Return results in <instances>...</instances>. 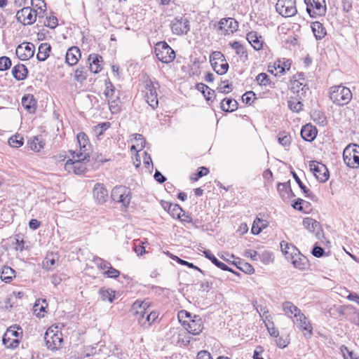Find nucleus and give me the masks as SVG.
Segmentation results:
<instances>
[{"label":"nucleus","mask_w":359,"mask_h":359,"mask_svg":"<svg viewBox=\"0 0 359 359\" xmlns=\"http://www.w3.org/2000/svg\"><path fill=\"white\" fill-rule=\"evenodd\" d=\"M292 176L295 180L296 182L298 184L299 188L302 190L303 193L305 194L306 197H311V193L310 190L302 183L301 180L299 178L295 172H292Z\"/></svg>","instance_id":"3c124183"},{"label":"nucleus","mask_w":359,"mask_h":359,"mask_svg":"<svg viewBox=\"0 0 359 359\" xmlns=\"http://www.w3.org/2000/svg\"><path fill=\"white\" fill-rule=\"evenodd\" d=\"M28 74L27 67L22 64L16 65L13 67L12 74L18 81L24 80Z\"/></svg>","instance_id":"c85d7f7f"},{"label":"nucleus","mask_w":359,"mask_h":359,"mask_svg":"<svg viewBox=\"0 0 359 359\" xmlns=\"http://www.w3.org/2000/svg\"><path fill=\"white\" fill-rule=\"evenodd\" d=\"M73 158L69 159L65 164V169L68 172H73L76 175H83L87 170L85 161H88L89 158H80V154L76 151L73 153Z\"/></svg>","instance_id":"7ed1b4c3"},{"label":"nucleus","mask_w":359,"mask_h":359,"mask_svg":"<svg viewBox=\"0 0 359 359\" xmlns=\"http://www.w3.org/2000/svg\"><path fill=\"white\" fill-rule=\"evenodd\" d=\"M210 61L212 65V62H222L226 61V60H225L224 55L221 52L215 51L210 55Z\"/></svg>","instance_id":"864d4df0"},{"label":"nucleus","mask_w":359,"mask_h":359,"mask_svg":"<svg viewBox=\"0 0 359 359\" xmlns=\"http://www.w3.org/2000/svg\"><path fill=\"white\" fill-rule=\"evenodd\" d=\"M93 196L98 203H103L108 198V191L103 184L96 183L93 189Z\"/></svg>","instance_id":"aec40b11"},{"label":"nucleus","mask_w":359,"mask_h":359,"mask_svg":"<svg viewBox=\"0 0 359 359\" xmlns=\"http://www.w3.org/2000/svg\"><path fill=\"white\" fill-rule=\"evenodd\" d=\"M234 264L242 271L248 274H252L254 273L255 269L253 266L247 262H238V263H234Z\"/></svg>","instance_id":"49530a36"},{"label":"nucleus","mask_w":359,"mask_h":359,"mask_svg":"<svg viewBox=\"0 0 359 359\" xmlns=\"http://www.w3.org/2000/svg\"><path fill=\"white\" fill-rule=\"evenodd\" d=\"M280 248L282 252L284 254L287 260L293 259L299 255V251L298 249L294 245L285 241H282L280 243Z\"/></svg>","instance_id":"5701e85b"},{"label":"nucleus","mask_w":359,"mask_h":359,"mask_svg":"<svg viewBox=\"0 0 359 359\" xmlns=\"http://www.w3.org/2000/svg\"><path fill=\"white\" fill-rule=\"evenodd\" d=\"M168 212L172 215V217L181 218V214L183 212L182 208L177 204L167 203Z\"/></svg>","instance_id":"79ce46f5"},{"label":"nucleus","mask_w":359,"mask_h":359,"mask_svg":"<svg viewBox=\"0 0 359 359\" xmlns=\"http://www.w3.org/2000/svg\"><path fill=\"white\" fill-rule=\"evenodd\" d=\"M293 264L294 266L299 269H303L307 264V259L305 257L299 253V255L293 259H290Z\"/></svg>","instance_id":"58836bf2"},{"label":"nucleus","mask_w":359,"mask_h":359,"mask_svg":"<svg viewBox=\"0 0 359 359\" xmlns=\"http://www.w3.org/2000/svg\"><path fill=\"white\" fill-rule=\"evenodd\" d=\"M303 226L310 232H315L318 238H319L320 226L319 222L311 217L304 218L303 220Z\"/></svg>","instance_id":"cd10ccee"},{"label":"nucleus","mask_w":359,"mask_h":359,"mask_svg":"<svg viewBox=\"0 0 359 359\" xmlns=\"http://www.w3.org/2000/svg\"><path fill=\"white\" fill-rule=\"evenodd\" d=\"M317 135V130L316 127L311 124H306L303 126L301 130L302 137L308 142H311L315 139Z\"/></svg>","instance_id":"bb28decb"},{"label":"nucleus","mask_w":359,"mask_h":359,"mask_svg":"<svg viewBox=\"0 0 359 359\" xmlns=\"http://www.w3.org/2000/svg\"><path fill=\"white\" fill-rule=\"evenodd\" d=\"M15 276V271L9 266H4L1 270V279L5 283H9Z\"/></svg>","instance_id":"c9c22d12"},{"label":"nucleus","mask_w":359,"mask_h":359,"mask_svg":"<svg viewBox=\"0 0 359 359\" xmlns=\"http://www.w3.org/2000/svg\"><path fill=\"white\" fill-rule=\"evenodd\" d=\"M276 10L281 16L290 18L297 13L295 0H278L276 4Z\"/></svg>","instance_id":"0eeeda50"},{"label":"nucleus","mask_w":359,"mask_h":359,"mask_svg":"<svg viewBox=\"0 0 359 359\" xmlns=\"http://www.w3.org/2000/svg\"><path fill=\"white\" fill-rule=\"evenodd\" d=\"M149 303L147 302L136 301L133 305V309L135 311V316L139 323L140 320H145L147 313L149 312Z\"/></svg>","instance_id":"6ab92c4d"},{"label":"nucleus","mask_w":359,"mask_h":359,"mask_svg":"<svg viewBox=\"0 0 359 359\" xmlns=\"http://www.w3.org/2000/svg\"><path fill=\"white\" fill-rule=\"evenodd\" d=\"M306 11L313 18L324 15L326 11L325 0H312L310 5L307 4Z\"/></svg>","instance_id":"f3484780"},{"label":"nucleus","mask_w":359,"mask_h":359,"mask_svg":"<svg viewBox=\"0 0 359 359\" xmlns=\"http://www.w3.org/2000/svg\"><path fill=\"white\" fill-rule=\"evenodd\" d=\"M245 256L246 257L250 258L251 260H252V261H257L258 257H259V255L255 250H248L245 252Z\"/></svg>","instance_id":"69168bd1"},{"label":"nucleus","mask_w":359,"mask_h":359,"mask_svg":"<svg viewBox=\"0 0 359 359\" xmlns=\"http://www.w3.org/2000/svg\"><path fill=\"white\" fill-rule=\"evenodd\" d=\"M258 259H261L264 264H269L272 261V254L269 252H264L262 255H259Z\"/></svg>","instance_id":"e2e57ef3"},{"label":"nucleus","mask_w":359,"mask_h":359,"mask_svg":"<svg viewBox=\"0 0 359 359\" xmlns=\"http://www.w3.org/2000/svg\"><path fill=\"white\" fill-rule=\"evenodd\" d=\"M87 72L84 67H79L74 71V79L77 82L82 83L87 79Z\"/></svg>","instance_id":"ea45409f"},{"label":"nucleus","mask_w":359,"mask_h":359,"mask_svg":"<svg viewBox=\"0 0 359 359\" xmlns=\"http://www.w3.org/2000/svg\"><path fill=\"white\" fill-rule=\"evenodd\" d=\"M266 226L265 221L257 217L253 222L251 231L255 235H258L263 229Z\"/></svg>","instance_id":"4c0bfd02"},{"label":"nucleus","mask_w":359,"mask_h":359,"mask_svg":"<svg viewBox=\"0 0 359 359\" xmlns=\"http://www.w3.org/2000/svg\"><path fill=\"white\" fill-rule=\"evenodd\" d=\"M196 359H212V358L209 352L201 351L198 353Z\"/></svg>","instance_id":"774afa93"},{"label":"nucleus","mask_w":359,"mask_h":359,"mask_svg":"<svg viewBox=\"0 0 359 359\" xmlns=\"http://www.w3.org/2000/svg\"><path fill=\"white\" fill-rule=\"evenodd\" d=\"M212 67L213 68L214 71L220 75L224 74L228 69H229V65L226 62V61L224 62H214L211 65Z\"/></svg>","instance_id":"e433bc0d"},{"label":"nucleus","mask_w":359,"mask_h":359,"mask_svg":"<svg viewBox=\"0 0 359 359\" xmlns=\"http://www.w3.org/2000/svg\"><path fill=\"white\" fill-rule=\"evenodd\" d=\"M104 274L108 278H115L120 275V272L117 269L113 268L111 265L109 268L104 272Z\"/></svg>","instance_id":"052dcab7"},{"label":"nucleus","mask_w":359,"mask_h":359,"mask_svg":"<svg viewBox=\"0 0 359 359\" xmlns=\"http://www.w3.org/2000/svg\"><path fill=\"white\" fill-rule=\"evenodd\" d=\"M178 318L182 322L185 330L193 335L201 334L204 328L203 320L199 316L195 315L191 318V313L187 311L178 313Z\"/></svg>","instance_id":"f257e3e1"},{"label":"nucleus","mask_w":359,"mask_h":359,"mask_svg":"<svg viewBox=\"0 0 359 359\" xmlns=\"http://www.w3.org/2000/svg\"><path fill=\"white\" fill-rule=\"evenodd\" d=\"M203 254L205 255V257L206 258H208V259H210L215 266H217L218 268H219L220 269L223 270V271H231L233 272V271L229 268L225 264H224L223 262L219 261L215 257V255H213L211 252L210 250H205L203 252Z\"/></svg>","instance_id":"7c9ffc66"},{"label":"nucleus","mask_w":359,"mask_h":359,"mask_svg":"<svg viewBox=\"0 0 359 359\" xmlns=\"http://www.w3.org/2000/svg\"><path fill=\"white\" fill-rule=\"evenodd\" d=\"M76 138L80 150L76 153L80 154V158H90V144L87 135L81 132L77 135Z\"/></svg>","instance_id":"2eb2a0df"},{"label":"nucleus","mask_w":359,"mask_h":359,"mask_svg":"<svg viewBox=\"0 0 359 359\" xmlns=\"http://www.w3.org/2000/svg\"><path fill=\"white\" fill-rule=\"evenodd\" d=\"M282 309L285 313V316H287L292 320H293L302 312V311L297 306H296L291 302L288 301L284 302L282 304Z\"/></svg>","instance_id":"b1692460"},{"label":"nucleus","mask_w":359,"mask_h":359,"mask_svg":"<svg viewBox=\"0 0 359 359\" xmlns=\"http://www.w3.org/2000/svg\"><path fill=\"white\" fill-rule=\"evenodd\" d=\"M44 25H45V26H46L50 29H54L58 25L57 19L55 16L47 17L46 18V21L44 22Z\"/></svg>","instance_id":"4d7b16f0"},{"label":"nucleus","mask_w":359,"mask_h":359,"mask_svg":"<svg viewBox=\"0 0 359 359\" xmlns=\"http://www.w3.org/2000/svg\"><path fill=\"white\" fill-rule=\"evenodd\" d=\"M330 97L334 103L342 106L351 101L352 93L348 88L343 86H336L330 88Z\"/></svg>","instance_id":"f03ea898"},{"label":"nucleus","mask_w":359,"mask_h":359,"mask_svg":"<svg viewBox=\"0 0 359 359\" xmlns=\"http://www.w3.org/2000/svg\"><path fill=\"white\" fill-rule=\"evenodd\" d=\"M221 108L224 111H233L238 108V102L233 99L224 98L221 102Z\"/></svg>","instance_id":"72a5a7b5"},{"label":"nucleus","mask_w":359,"mask_h":359,"mask_svg":"<svg viewBox=\"0 0 359 359\" xmlns=\"http://www.w3.org/2000/svg\"><path fill=\"white\" fill-rule=\"evenodd\" d=\"M95 262L100 269L107 271L111 266V264L102 259L97 258L95 259Z\"/></svg>","instance_id":"bf43d9fd"},{"label":"nucleus","mask_w":359,"mask_h":359,"mask_svg":"<svg viewBox=\"0 0 359 359\" xmlns=\"http://www.w3.org/2000/svg\"><path fill=\"white\" fill-rule=\"evenodd\" d=\"M309 168L313 173L316 178L320 182H325L330 177V173L327 167L318 161H311L309 162Z\"/></svg>","instance_id":"9d476101"},{"label":"nucleus","mask_w":359,"mask_h":359,"mask_svg":"<svg viewBox=\"0 0 359 359\" xmlns=\"http://www.w3.org/2000/svg\"><path fill=\"white\" fill-rule=\"evenodd\" d=\"M89 69L91 72L97 74L102 70L101 63L102 57L97 54H91L88 57Z\"/></svg>","instance_id":"393cba45"},{"label":"nucleus","mask_w":359,"mask_h":359,"mask_svg":"<svg viewBox=\"0 0 359 359\" xmlns=\"http://www.w3.org/2000/svg\"><path fill=\"white\" fill-rule=\"evenodd\" d=\"M288 107L294 112H299L302 109L303 104L297 98L291 97L288 101Z\"/></svg>","instance_id":"c03bdc74"},{"label":"nucleus","mask_w":359,"mask_h":359,"mask_svg":"<svg viewBox=\"0 0 359 359\" xmlns=\"http://www.w3.org/2000/svg\"><path fill=\"white\" fill-rule=\"evenodd\" d=\"M256 81L261 86H266L270 83L269 76L266 73H260L256 77Z\"/></svg>","instance_id":"603ef678"},{"label":"nucleus","mask_w":359,"mask_h":359,"mask_svg":"<svg viewBox=\"0 0 359 359\" xmlns=\"http://www.w3.org/2000/svg\"><path fill=\"white\" fill-rule=\"evenodd\" d=\"M218 90L222 93H228L231 91L233 88L231 84H225V81L222 82V83L217 88Z\"/></svg>","instance_id":"0e129e2a"},{"label":"nucleus","mask_w":359,"mask_h":359,"mask_svg":"<svg viewBox=\"0 0 359 359\" xmlns=\"http://www.w3.org/2000/svg\"><path fill=\"white\" fill-rule=\"evenodd\" d=\"M51 47L49 44L44 43H41L38 48L36 57L39 61L46 60L49 56Z\"/></svg>","instance_id":"473e14b6"},{"label":"nucleus","mask_w":359,"mask_h":359,"mask_svg":"<svg viewBox=\"0 0 359 359\" xmlns=\"http://www.w3.org/2000/svg\"><path fill=\"white\" fill-rule=\"evenodd\" d=\"M144 97L146 102L153 109H156L158 105L156 88L151 81H148L145 85Z\"/></svg>","instance_id":"f8f14e48"},{"label":"nucleus","mask_w":359,"mask_h":359,"mask_svg":"<svg viewBox=\"0 0 359 359\" xmlns=\"http://www.w3.org/2000/svg\"><path fill=\"white\" fill-rule=\"evenodd\" d=\"M111 197L114 201L127 207L131 200L130 191L124 186H117L112 189Z\"/></svg>","instance_id":"6e6552de"},{"label":"nucleus","mask_w":359,"mask_h":359,"mask_svg":"<svg viewBox=\"0 0 359 359\" xmlns=\"http://www.w3.org/2000/svg\"><path fill=\"white\" fill-rule=\"evenodd\" d=\"M36 11L30 7H25L16 13V18L18 22L24 25H32L36 20Z\"/></svg>","instance_id":"9b49d317"},{"label":"nucleus","mask_w":359,"mask_h":359,"mask_svg":"<svg viewBox=\"0 0 359 359\" xmlns=\"http://www.w3.org/2000/svg\"><path fill=\"white\" fill-rule=\"evenodd\" d=\"M11 66V60L6 56L0 57V71L8 69Z\"/></svg>","instance_id":"5fc2aeb1"},{"label":"nucleus","mask_w":359,"mask_h":359,"mask_svg":"<svg viewBox=\"0 0 359 359\" xmlns=\"http://www.w3.org/2000/svg\"><path fill=\"white\" fill-rule=\"evenodd\" d=\"M172 32L176 35L186 34L190 30L189 20L185 17H176L171 23Z\"/></svg>","instance_id":"1a4fd4ad"},{"label":"nucleus","mask_w":359,"mask_h":359,"mask_svg":"<svg viewBox=\"0 0 359 359\" xmlns=\"http://www.w3.org/2000/svg\"><path fill=\"white\" fill-rule=\"evenodd\" d=\"M157 58L163 63L168 64L175 58V51L165 41L158 42L154 48Z\"/></svg>","instance_id":"39448f33"},{"label":"nucleus","mask_w":359,"mask_h":359,"mask_svg":"<svg viewBox=\"0 0 359 359\" xmlns=\"http://www.w3.org/2000/svg\"><path fill=\"white\" fill-rule=\"evenodd\" d=\"M20 328H17L15 327H10L6 332L5 333L3 337V343L8 348H15L19 344V341L17 339L20 332H18V330Z\"/></svg>","instance_id":"ddd939ff"},{"label":"nucleus","mask_w":359,"mask_h":359,"mask_svg":"<svg viewBox=\"0 0 359 359\" xmlns=\"http://www.w3.org/2000/svg\"><path fill=\"white\" fill-rule=\"evenodd\" d=\"M231 46L233 49L235 50L236 53L241 57L245 56L247 57V53L245 50V48L242 44H241L238 41H234L231 43Z\"/></svg>","instance_id":"09e8293b"},{"label":"nucleus","mask_w":359,"mask_h":359,"mask_svg":"<svg viewBox=\"0 0 359 359\" xmlns=\"http://www.w3.org/2000/svg\"><path fill=\"white\" fill-rule=\"evenodd\" d=\"M296 76H294V80L292 81L291 83V90L294 93H297V95L301 97L304 94L306 93V90H309V88L302 82L300 80H304L303 74H298L299 79H295Z\"/></svg>","instance_id":"4be33fe9"},{"label":"nucleus","mask_w":359,"mask_h":359,"mask_svg":"<svg viewBox=\"0 0 359 359\" xmlns=\"http://www.w3.org/2000/svg\"><path fill=\"white\" fill-rule=\"evenodd\" d=\"M28 144L29 148L35 151H39L45 145V142L41 136L34 137Z\"/></svg>","instance_id":"f704fd0d"},{"label":"nucleus","mask_w":359,"mask_h":359,"mask_svg":"<svg viewBox=\"0 0 359 359\" xmlns=\"http://www.w3.org/2000/svg\"><path fill=\"white\" fill-rule=\"evenodd\" d=\"M255 99V93L252 91H248L242 96V100L247 104H251Z\"/></svg>","instance_id":"6e6d98bb"},{"label":"nucleus","mask_w":359,"mask_h":359,"mask_svg":"<svg viewBox=\"0 0 359 359\" xmlns=\"http://www.w3.org/2000/svg\"><path fill=\"white\" fill-rule=\"evenodd\" d=\"M291 136L285 133H280L278 135V141L283 147H287L291 143Z\"/></svg>","instance_id":"8fccbe9b"},{"label":"nucleus","mask_w":359,"mask_h":359,"mask_svg":"<svg viewBox=\"0 0 359 359\" xmlns=\"http://www.w3.org/2000/svg\"><path fill=\"white\" fill-rule=\"evenodd\" d=\"M344 163L350 168H359V146L356 144L348 145L343 152Z\"/></svg>","instance_id":"423d86ee"},{"label":"nucleus","mask_w":359,"mask_h":359,"mask_svg":"<svg viewBox=\"0 0 359 359\" xmlns=\"http://www.w3.org/2000/svg\"><path fill=\"white\" fill-rule=\"evenodd\" d=\"M99 293L102 300H108L109 302H112L115 297V292L111 290L100 289Z\"/></svg>","instance_id":"a18cd8bd"},{"label":"nucleus","mask_w":359,"mask_h":359,"mask_svg":"<svg viewBox=\"0 0 359 359\" xmlns=\"http://www.w3.org/2000/svg\"><path fill=\"white\" fill-rule=\"evenodd\" d=\"M311 29L317 40L322 39L326 35L325 27L318 21L311 23Z\"/></svg>","instance_id":"c756f323"},{"label":"nucleus","mask_w":359,"mask_h":359,"mask_svg":"<svg viewBox=\"0 0 359 359\" xmlns=\"http://www.w3.org/2000/svg\"><path fill=\"white\" fill-rule=\"evenodd\" d=\"M114 88L111 82L106 84V90L104 91L105 96L108 98H111L114 94Z\"/></svg>","instance_id":"338daca9"},{"label":"nucleus","mask_w":359,"mask_h":359,"mask_svg":"<svg viewBox=\"0 0 359 359\" xmlns=\"http://www.w3.org/2000/svg\"><path fill=\"white\" fill-rule=\"evenodd\" d=\"M17 57L21 60H27L34 54V45L32 43H22L15 50Z\"/></svg>","instance_id":"dca6fc26"},{"label":"nucleus","mask_w":359,"mask_h":359,"mask_svg":"<svg viewBox=\"0 0 359 359\" xmlns=\"http://www.w3.org/2000/svg\"><path fill=\"white\" fill-rule=\"evenodd\" d=\"M46 345L49 350L55 351L59 349L63 341L62 334L57 330V327H49L44 335Z\"/></svg>","instance_id":"20e7f679"},{"label":"nucleus","mask_w":359,"mask_h":359,"mask_svg":"<svg viewBox=\"0 0 359 359\" xmlns=\"http://www.w3.org/2000/svg\"><path fill=\"white\" fill-rule=\"evenodd\" d=\"M81 54L80 49L77 46L70 47L65 55L66 63L69 66L76 65L79 59L81 58Z\"/></svg>","instance_id":"412c9836"},{"label":"nucleus","mask_w":359,"mask_h":359,"mask_svg":"<svg viewBox=\"0 0 359 359\" xmlns=\"http://www.w3.org/2000/svg\"><path fill=\"white\" fill-rule=\"evenodd\" d=\"M22 104L29 112L34 111L36 102L32 95H25L22 99Z\"/></svg>","instance_id":"2f4dec72"},{"label":"nucleus","mask_w":359,"mask_h":359,"mask_svg":"<svg viewBox=\"0 0 359 359\" xmlns=\"http://www.w3.org/2000/svg\"><path fill=\"white\" fill-rule=\"evenodd\" d=\"M278 191L281 194L283 191H290L292 192V189L290 187V181L285 183H278L277 185Z\"/></svg>","instance_id":"680f3d73"},{"label":"nucleus","mask_w":359,"mask_h":359,"mask_svg":"<svg viewBox=\"0 0 359 359\" xmlns=\"http://www.w3.org/2000/svg\"><path fill=\"white\" fill-rule=\"evenodd\" d=\"M247 40L256 50L263 48L264 41L261 35L256 32H250L247 34Z\"/></svg>","instance_id":"a878e982"},{"label":"nucleus","mask_w":359,"mask_h":359,"mask_svg":"<svg viewBox=\"0 0 359 359\" xmlns=\"http://www.w3.org/2000/svg\"><path fill=\"white\" fill-rule=\"evenodd\" d=\"M292 322L294 325H296L297 327L301 331H306V333L304 334L306 336V334L311 337L313 334V327L310 321L308 320L307 317L301 312L297 317H295Z\"/></svg>","instance_id":"a211bd4d"},{"label":"nucleus","mask_w":359,"mask_h":359,"mask_svg":"<svg viewBox=\"0 0 359 359\" xmlns=\"http://www.w3.org/2000/svg\"><path fill=\"white\" fill-rule=\"evenodd\" d=\"M110 126L109 122L102 123L95 126V132L97 135H101L104 131L108 129Z\"/></svg>","instance_id":"13d9d810"},{"label":"nucleus","mask_w":359,"mask_h":359,"mask_svg":"<svg viewBox=\"0 0 359 359\" xmlns=\"http://www.w3.org/2000/svg\"><path fill=\"white\" fill-rule=\"evenodd\" d=\"M23 137L20 135H16L11 137L8 140V144L12 147L18 148L23 144Z\"/></svg>","instance_id":"de8ad7c7"},{"label":"nucleus","mask_w":359,"mask_h":359,"mask_svg":"<svg viewBox=\"0 0 359 359\" xmlns=\"http://www.w3.org/2000/svg\"><path fill=\"white\" fill-rule=\"evenodd\" d=\"M238 22L232 18H222L219 22L218 29L222 32L221 34L224 35L233 34L238 29Z\"/></svg>","instance_id":"4468645a"},{"label":"nucleus","mask_w":359,"mask_h":359,"mask_svg":"<svg viewBox=\"0 0 359 359\" xmlns=\"http://www.w3.org/2000/svg\"><path fill=\"white\" fill-rule=\"evenodd\" d=\"M158 315L156 312L150 311L147 314L145 320H140V325L143 327H149L158 318Z\"/></svg>","instance_id":"a19ab883"},{"label":"nucleus","mask_w":359,"mask_h":359,"mask_svg":"<svg viewBox=\"0 0 359 359\" xmlns=\"http://www.w3.org/2000/svg\"><path fill=\"white\" fill-rule=\"evenodd\" d=\"M290 63L288 62L281 63L280 61H278L275 62L273 68L276 71L275 75L276 76L278 74H283L285 72V69L287 70L290 69Z\"/></svg>","instance_id":"37998d69"}]
</instances>
